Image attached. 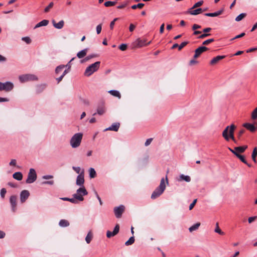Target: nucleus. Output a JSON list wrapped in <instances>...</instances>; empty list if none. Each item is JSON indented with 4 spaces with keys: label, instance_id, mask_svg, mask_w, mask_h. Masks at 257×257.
Returning <instances> with one entry per match:
<instances>
[{
    "label": "nucleus",
    "instance_id": "obj_25",
    "mask_svg": "<svg viewBox=\"0 0 257 257\" xmlns=\"http://www.w3.org/2000/svg\"><path fill=\"white\" fill-rule=\"evenodd\" d=\"M97 57H98V55H97L96 54H92L86 56L84 59L82 60L81 61V63H83L86 62L92 58Z\"/></svg>",
    "mask_w": 257,
    "mask_h": 257
},
{
    "label": "nucleus",
    "instance_id": "obj_31",
    "mask_svg": "<svg viewBox=\"0 0 257 257\" xmlns=\"http://www.w3.org/2000/svg\"><path fill=\"white\" fill-rule=\"evenodd\" d=\"M69 224V221L65 219H61L59 223V225L63 227L68 226Z\"/></svg>",
    "mask_w": 257,
    "mask_h": 257
},
{
    "label": "nucleus",
    "instance_id": "obj_43",
    "mask_svg": "<svg viewBox=\"0 0 257 257\" xmlns=\"http://www.w3.org/2000/svg\"><path fill=\"white\" fill-rule=\"evenodd\" d=\"M116 2H111V1H107L106 2L104 3V6L106 7H111L115 5Z\"/></svg>",
    "mask_w": 257,
    "mask_h": 257
},
{
    "label": "nucleus",
    "instance_id": "obj_47",
    "mask_svg": "<svg viewBox=\"0 0 257 257\" xmlns=\"http://www.w3.org/2000/svg\"><path fill=\"white\" fill-rule=\"evenodd\" d=\"M22 40L25 42L27 44H30L31 42V39L29 37H25L22 38Z\"/></svg>",
    "mask_w": 257,
    "mask_h": 257
},
{
    "label": "nucleus",
    "instance_id": "obj_22",
    "mask_svg": "<svg viewBox=\"0 0 257 257\" xmlns=\"http://www.w3.org/2000/svg\"><path fill=\"white\" fill-rule=\"evenodd\" d=\"M46 88V85L45 84H40L36 86V92L37 94L40 93Z\"/></svg>",
    "mask_w": 257,
    "mask_h": 257
},
{
    "label": "nucleus",
    "instance_id": "obj_14",
    "mask_svg": "<svg viewBox=\"0 0 257 257\" xmlns=\"http://www.w3.org/2000/svg\"><path fill=\"white\" fill-rule=\"evenodd\" d=\"M119 230V224H117L115 225V226L114 228V230L112 232H111L109 230H108L106 232L107 237L110 238L112 236H114V235H116L118 233Z\"/></svg>",
    "mask_w": 257,
    "mask_h": 257
},
{
    "label": "nucleus",
    "instance_id": "obj_37",
    "mask_svg": "<svg viewBox=\"0 0 257 257\" xmlns=\"http://www.w3.org/2000/svg\"><path fill=\"white\" fill-rule=\"evenodd\" d=\"M256 155H257V150H256V148H255L253 149L252 153V155H251L252 159L253 161V162L255 163H256Z\"/></svg>",
    "mask_w": 257,
    "mask_h": 257
},
{
    "label": "nucleus",
    "instance_id": "obj_59",
    "mask_svg": "<svg viewBox=\"0 0 257 257\" xmlns=\"http://www.w3.org/2000/svg\"><path fill=\"white\" fill-rule=\"evenodd\" d=\"M17 164V161L15 159H12L10 163V165L12 166H16Z\"/></svg>",
    "mask_w": 257,
    "mask_h": 257
},
{
    "label": "nucleus",
    "instance_id": "obj_51",
    "mask_svg": "<svg viewBox=\"0 0 257 257\" xmlns=\"http://www.w3.org/2000/svg\"><path fill=\"white\" fill-rule=\"evenodd\" d=\"M73 170L75 171L77 174H80L81 168L79 167H72Z\"/></svg>",
    "mask_w": 257,
    "mask_h": 257
},
{
    "label": "nucleus",
    "instance_id": "obj_5",
    "mask_svg": "<svg viewBox=\"0 0 257 257\" xmlns=\"http://www.w3.org/2000/svg\"><path fill=\"white\" fill-rule=\"evenodd\" d=\"M88 193L84 187H80L77 190L76 193L73 194V197L77 200L82 201L84 200L83 196Z\"/></svg>",
    "mask_w": 257,
    "mask_h": 257
},
{
    "label": "nucleus",
    "instance_id": "obj_60",
    "mask_svg": "<svg viewBox=\"0 0 257 257\" xmlns=\"http://www.w3.org/2000/svg\"><path fill=\"white\" fill-rule=\"evenodd\" d=\"M43 184H49L52 185L54 184V181H44L42 183Z\"/></svg>",
    "mask_w": 257,
    "mask_h": 257
},
{
    "label": "nucleus",
    "instance_id": "obj_11",
    "mask_svg": "<svg viewBox=\"0 0 257 257\" xmlns=\"http://www.w3.org/2000/svg\"><path fill=\"white\" fill-rule=\"evenodd\" d=\"M125 207L123 205H121L118 207L114 208V212L116 218H120L122 214L124 211Z\"/></svg>",
    "mask_w": 257,
    "mask_h": 257
},
{
    "label": "nucleus",
    "instance_id": "obj_20",
    "mask_svg": "<svg viewBox=\"0 0 257 257\" xmlns=\"http://www.w3.org/2000/svg\"><path fill=\"white\" fill-rule=\"evenodd\" d=\"M225 57V56H217L214 58H213L210 61V64L212 65H215L217 64L219 61L224 59Z\"/></svg>",
    "mask_w": 257,
    "mask_h": 257
},
{
    "label": "nucleus",
    "instance_id": "obj_23",
    "mask_svg": "<svg viewBox=\"0 0 257 257\" xmlns=\"http://www.w3.org/2000/svg\"><path fill=\"white\" fill-rule=\"evenodd\" d=\"M223 10H220V11H217L215 13H206L204 15H205V16H207V17H217L218 16L221 15L223 13Z\"/></svg>",
    "mask_w": 257,
    "mask_h": 257
},
{
    "label": "nucleus",
    "instance_id": "obj_8",
    "mask_svg": "<svg viewBox=\"0 0 257 257\" xmlns=\"http://www.w3.org/2000/svg\"><path fill=\"white\" fill-rule=\"evenodd\" d=\"M37 179V174L35 169L31 168L29 170L28 175V178L26 180V183L31 184L34 182Z\"/></svg>",
    "mask_w": 257,
    "mask_h": 257
},
{
    "label": "nucleus",
    "instance_id": "obj_35",
    "mask_svg": "<svg viewBox=\"0 0 257 257\" xmlns=\"http://www.w3.org/2000/svg\"><path fill=\"white\" fill-rule=\"evenodd\" d=\"M135 242L134 236L131 237L129 239L125 242V245L126 246L133 244Z\"/></svg>",
    "mask_w": 257,
    "mask_h": 257
},
{
    "label": "nucleus",
    "instance_id": "obj_2",
    "mask_svg": "<svg viewBox=\"0 0 257 257\" xmlns=\"http://www.w3.org/2000/svg\"><path fill=\"white\" fill-rule=\"evenodd\" d=\"M166 189L165 179L162 178L159 186L156 188L151 195V199H155L161 196Z\"/></svg>",
    "mask_w": 257,
    "mask_h": 257
},
{
    "label": "nucleus",
    "instance_id": "obj_4",
    "mask_svg": "<svg viewBox=\"0 0 257 257\" xmlns=\"http://www.w3.org/2000/svg\"><path fill=\"white\" fill-rule=\"evenodd\" d=\"M100 61H97L94 63L90 65L86 68L84 72V75L86 76H90L94 72L97 71V70L99 69L100 67Z\"/></svg>",
    "mask_w": 257,
    "mask_h": 257
},
{
    "label": "nucleus",
    "instance_id": "obj_46",
    "mask_svg": "<svg viewBox=\"0 0 257 257\" xmlns=\"http://www.w3.org/2000/svg\"><path fill=\"white\" fill-rule=\"evenodd\" d=\"M214 41V39H208L207 40H205L204 41L202 44L204 45H208L209 44L213 42Z\"/></svg>",
    "mask_w": 257,
    "mask_h": 257
},
{
    "label": "nucleus",
    "instance_id": "obj_56",
    "mask_svg": "<svg viewBox=\"0 0 257 257\" xmlns=\"http://www.w3.org/2000/svg\"><path fill=\"white\" fill-rule=\"evenodd\" d=\"M197 200V199H195L193 200V202L189 206V210H191L193 209L195 204L196 203Z\"/></svg>",
    "mask_w": 257,
    "mask_h": 257
},
{
    "label": "nucleus",
    "instance_id": "obj_1",
    "mask_svg": "<svg viewBox=\"0 0 257 257\" xmlns=\"http://www.w3.org/2000/svg\"><path fill=\"white\" fill-rule=\"evenodd\" d=\"M235 127V125L232 124L230 126H227L224 130L222 132V137L226 141H228L229 139H231L234 143H236V140L234 136V132Z\"/></svg>",
    "mask_w": 257,
    "mask_h": 257
},
{
    "label": "nucleus",
    "instance_id": "obj_7",
    "mask_svg": "<svg viewBox=\"0 0 257 257\" xmlns=\"http://www.w3.org/2000/svg\"><path fill=\"white\" fill-rule=\"evenodd\" d=\"M14 87L13 83L11 82L7 81L5 83L0 82V91L10 92L13 89Z\"/></svg>",
    "mask_w": 257,
    "mask_h": 257
},
{
    "label": "nucleus",
    "instance_id": "obj_13",
    "mask_svg": "<svg viewBox=\"0 0 257 257\" xmlns=\"http://www.w3.org/2000/svg\"><path fill=\"white\" fill-rule=\"evenodd\" d=\"M208 50V48L205 46H201L196 49L195 51L194 58L196 59L204 52Z\"/></svg>",
    "mask_w": 257,
    "mask_h": 257
},
{
    "label": "nucleus",
    "instance_id": "obj_49",
    "mask_svg": "<svg viewBox=\"0 0 257 257\" xmlns=\"http://www.w3.org/2000/svg\"><path fill=\"white\" fill-rule=\"evenodd\" d=\"M127 46L126 44H122L119 46V49L121 51H125L126 50Z\"/></svg>",
    "mask_w": 257,
    "mask_h": 257
},
{
    "label": "nucleus",
    "instance_id": "obj_38",
    "mask_svg": "<svg viewBox=\"0 0 257 257\" xmlns=\"http://www.w3.org/2000/svg\"><path fill=\"white\" fill-rule=\"evenodd\" d=\"M92 238V234L91 232H89L86 236L85 240L87 243H89Z\"/></svg>",
    "mask_w": 257,
    "mask_h": 257
},
{
    "label": "nucleus",
    "instance_id": "obj_28",
    "mask_svg": "<svg viewBox=\"0 0 257 257\" xmlns=\"http://www.w3.org/2000/svg\"><path fill=\"white\" fill-rule=\"evenodd\" d=\"M49 21L47 20H44L38 23L35 27V29L42 27L46 26L49 24Z\"/></svg>",
    "mask_w": 257,
    "mask_h": 257
},
{
    "label": "nucleus",
    "instance_id": "obj_9",
    "mask_svg": "<svg viewBox=\"0 0 257 257\" xmlns=\"http://www.w3.org/2000/svg\"><path fill=\"white\" fill-rule=\"evenodd\" d=\"M247 148V146H243L239 147H236L234 149H232L230 148H228V150L235 155V153L239 154L243 153L246 149Z\"/></svg>",
    "mask_w": 257,
    "mask_h": 257
},
{
    "label": "nucleus",
    "instance_id": "obj_16",
    "mask_svg": "<svg viewBox=\"0 0 257 257\" xmlns=\"http://www.w3.org/2000/svg\"><path fill=\"white\" fill-rule=\"evenodd\" d=\"M17 198L16 196L13 195L11 196L10 199V201L12 206V210L13 212H15L17 206Z\"/></svg>",
    "mask_w": 257,
    "mask_h": 257
},
{
    "label": "nucleus",
    "instance_id": "obj_3",
    "mask_svg": "<svg viewBox=\"0 0 257 257\" xmlns=\"http://www.w3.org/2000/svg\"><path fill=\"white\" fill-rule=\"evenodd\" d=\"M83 135L82 133L75 134L71 139L70 143L73 148L78 147L81 144Z\"/></svg>",
    "mask_w": 257,
    "mask_h": 257
},
{
    "label": "nucleus",
    "instance_id": "obj_52",
    "mask_svg": "<svg viewBox=\"0 0 257 257\" xmlns=\"http://www.w3.org/2000/svg\"><path fill=\"white\" fill-rule=\"evenodd\" d=\"M188 43V42H182L180 45H179V50L180 51L183 48L186 46Z\"/></svg>",
    "mask_w": 257,
    "mask_h": 257
},
{
    "label": "nucleus",
    "instance_id": "obj_30",
    "mask_svg": "<svg viewBox=\"0 0 257 257\" xmlns=\"http://www.w3.org/2000/svg\"><path fill=\"white\" fill-rule=\"evenodd\" d=\"M13 177L14 179H15L18 181H20V180H22V179H23V175H22V173L19 172L15 173L13 175Z\"/></svg>",
    "mask_w": 257,
    "mask_h": 257
},
{
    "label": "nucleus",
    "instance_id": "obj_17",
    "mask_svg": "<svg viewBox=\"0 0 257 257\" xmlns=\"http://www.w3.org/2000/svg\"><path fill=\"white\" fill-rule=\"evenodd\" d=\"M119 126H120V123L119 122H115V123H113L109 127L105 129L104 131H112L117 132L118 130Z\"/></svg>",
    "mask_w": 257,
    "mask_h": 257
},
{
    "label": "nucleus",
    "instance_id": "obj_24",
    "mask_svg": "<svg viewBox=\"0 0 257 257\" xmlns=\"http://www.w3.org/2000/svg\"><path fill=\"white\" fill-rule=\"evenodd\" d=\"M87 51H88V49L86 48V49H84L81 50V51L78 52L77 54V57L80 59L86 56V55L87 53Z\"/></svg>",
    "mask_w": 257,
    "mask_h": 257
},
{
    "label": "nucleus",
    "instance_id": "obj_55",
    "mask_svg": "<svg viewBox=\"0 0 257 257\" xmlns=\"http://www.w3.org/2000/svg\"><path fill=\"white\" fill-rule=\"evenodd\" d=\"M198 62L197 60H195V59L194 58V59H192L190 61L189 65L190 66H193V65L198 64Z\"/></svg>",
    "mask_w": 257,
    "mask_h": 257
},
{
    "label": "nucleus",
    "instance_id": "obj_21",
    "mask_svg": "<svg viewBox=\"0 0 257 257\" xmlns=\"http://www.w3.org/2000/svg\"><path fill=\"white\" fill-rule=\"evenodd\" d=\"M243 126L251 132H254L256 130L254 125L249 123H245L243 124Z\"/></svg>",
    "mask_w": 257,
    "mask_h": 257
},
{
    "label": "nucleus",
    "instance_id": "obj_42",
    "mask_svg": "<svg viewBox=\"0 0 257 257\" xmlns=\"http://www.w3.org/2000/svg\"><path fill=\"white\" fill-rule=\"evenodd\" d=\"M203 4V1H199L196 4H194V5L191 8V10H193L196 8H198L200 6H201Z\"/></svg>",
    "mask_w": 257,
    "mask_h": 257
},
{
    "label": "nucleus",
    "instance_id": "obj_64",
    "mask_svg": "<svg viewBox=\"0 0 257 257\" xmlns=\"http://www.w3.org/2000/svg\"><path fill=\"white\" fill-rule=\"evenodd\" d=\"M136 28V26L133 24H131L130 26V28H129V30L130 32H133L135 29Z\"/></svg>",
    "mask_w": 257,
    "mask_h": 257
},
{
    "label": "nucleus",
    "instance_id": "obj_41",
    "mask_svg": "<svg viewBox=\"0 0 257 257\" xmlns=\"http://www.w3.org/2000/svg\"><path fill=\"white\" fill-rule=\"evenodd\" d=\"M144 4L143 3H139L138 5H135L132 6V9L135 10L137 8L142 9L144 6Z\"/></svg>",
    "mask_w": 257,
    "mask_h": 257
},
{
    "label": "nucleus",
    "instance_id": "obj_6",
    "mask_svg": "<svg viewBox=\"0 0 257 257\" xmlns=\"http://www.w3.org/2000/svg\"><path fill=\"white\" fill-rule=\"evenodd\" d=\"M19 80L22 83L29 81H36L38 80V77L33 74H27L19 76Z\"/></svg>",
    "mask_w": 257,
    "mask_h": 257
},
{
    "label": "nucleus",
    "instance_id": "obj_36",
    "mask_svg": "<svg viewBox=\"0 0 257 257\" xmlns=\"http://www.w3.org/2000/svg\"><path fill=\"white\" fill-rule=\"evenodd\" d=\"M246 16V14L245 13H241L236 18L235 21L237 22H239L242 20L243 18H244Z\"/></svg>",
    "mask_w": 257,
    "mask_h": 257
},
{
    "label": "nucleus",
    "instance_id": "obj_32",
    "mask_svg": "<svg viewBox=\"0 0 257 257\" xmlns=\"http://www.w3.org/2000/svg\"><path fill=\"white\" fill-rule=\"evenodd\" d=\"M200 225V223H199V222L196 223V224H195L193 225H192V226H191L189 228V230L190 231V232H192L193 231H195L199 228Z\"/></svg>",
    "mask_w": 257,
    "mask_h": 257
},
{
    "label": "nucleus",
    "instance_id": "obj_58",
    "mask_svg": "<svg viewBox=\"0 0 257 257\" xmlns=\"http://www.w3.org/2000/svg\"><path fill=\"white\" fill-rule=\"evenodd\" d=\"M152 141H153L152 138H150V139H147L145 142V145L146 146H148L151 143Z\"/></svg>",
    "mask_w": 257,
    "mask_h": 257
},
{
    "label": "nucleus",
    "instance_id": "obj_29",
    "mask_svg": "<svg viewBox=\"0 0 257 257\" xmlns=\"http://www.w3.org/2000/svg\"><path fill=\"white\" fill-rule=\"evenodd\" d=\"M108 93L112 96L117 97L118 99L121 98V94L117 90H111L109 91Z\"/></svg>",
    "mask_w": 257,
    "mask_h": 257
},
{
    "label": "nucleus",
    "instance_id": "obj_34",
    "mask_svg": "<svg viewBox=\"0 0 257 257\" xmlns=\"http://www.w3.org/2000/svg\"><path fill=\"white\" fill-rule=\"evenodd\" d=\"M235 155L242 162L245 164H247L246 161L245 159V158L243 156L241 155L240 154H236L235 153Z\"/></svg>",
    "mask_w": 257,
    "mask_h": 257
},
{
    "label": "nucleus",
    "instance_id": "obj_19",
    "mask_svg": "<svg viewBox=\"0 0 257 257\" xmlns=\"http://www.w3.org/2000/svg\"><path fill=\"white\" fill-rule=\"evenodd\" d=\"M53 26L58 29H62L64 25V22L63 20L60 21L59 23H56V21L53 20L52 21Z\"/></svg>",
    "mask_w": 257,
    "mask_h": 257
},
{
    "label": "nucleus",
    "instance_id": "obj_50",
    "mask_svg": "<svg viewBox=\"0 0 257 257\" xmlns=\"http://www.w3.org/2000/svg\"><path fill=\"white\" fill-rule=\"evenodd\" d=\"M96 32L97 34H99L101 33L102 29V24H100L96 26Z\"/></svg>",
    "mask_w": 257,
    "mask_h": 257
},
{
    "label": "nucleus",
    "instance_id": "obj_63",
    "mask_svg": "<svg viewBox=\"0 0 257 257\" xmlns=\"http://www.w3.org/2000/svg\"><path fill=\"white\" fill-rule=\"evenodd\" d=\"M212 29L211 28H206L203 30V32L204 33H208V32L211 31Z\"/></svg>",
    "mask_w": 257,
    "mask_h": 257
},
{
    "label": "nucleus",
    "instance_id": "obj_39",
    "mask_svg": "<svg viewBox=\"0 0 257 257\" xmlns=\"http://www.w3.org/2000/svg\"><path fill=\"white\" fill-rule=\"evenodd\" d=\"M215 232L218 233L220 235H224V232H223L220 228L218 225V223H216V228L215 229Z\"/></svg>",
    "mask_w": 257,
    "mask_h": 257
},
{
    "label": "nucleus",
    "instance_id": "obj_15",
    "mask_svg": "<svg viewBox=\"0 0 257 257\" xmlns=\"http://www.w3.org/2000/svg\"><path fill=\"white\" fill-rule=\"evenodd\" d=\"M30 196V193L28 190H23L20 194L21 202L23 203L26 201Z\"/></svg>",
    "mask_w": 257,
    "mask_h": 257
},
{
    "label": "nucleus",
    "instance_id": "obj_40",
    "mask_svg": "<svg viewBox=\"0 0 257 257\" xmlns=\"http://www.w3.org/2000/svg\"><path fill=\"white\" fill-rule=\"evenodd\" d=\"M65 67V66L64 65H61L57 66L55 69V73L56 74L59 73Z\"/></svg>",
    "mask_w": 257,
    "mask_h": 257
},
{
    "label": "nucleus",
    "instance_id": "obj_62",
    "mask_svg": "<svg viewBox=\"0 0 257 257\" xmlns=\"http://www.w3.org/2000/svg\"><path fill=\"white\" fill-rule=\"evenodd\" d=\"M200 28H201V26L198 25L197 24H194L192 26V29L193 30H195L196 29H200Z\"/></svg>",
    "mask_w": 257,
    "mask_h": 257
},
{
    "label": "nucleus",
    "instance_id": "obj_27",
    "mask_svg": "<svg viewBox=\"0 0 257 257\" xmlns=\"http://www.w3.org/2000/svg\"><path fill=\"white\" fill-rule=\"evenodd\" d=\"M179 181H185L187 182H189L191 181V178L189 176H185L184 175H181L179 178L178 179Z\"/></svg>",
    "mask_w": 257,
    "mask_h": 257
},
{
    "label": "nucleus",
    "instance_id": "obj_54",
    "mask_svg": "<svg viewBox=\"0 0 257 257\" xmlns=\"http://www.w3.org/2000/svg\"><path fill=\"white\" fill-rule=\"evenodd\" d=\"M210 35L211 34H209V33H204V34L201 35L200 36H199L198 37V38L202 39H204V38L210 36Z\"/></svg>",
    "mask_w": 257,
    "mask_h": 257
},
{
    "label": "nucleus",
    "instance_id": "obj_45",
    "mask_svg": "<svg viewBox=\"0 0 257 257\" xmlns=\"http://www.w3.org/2000/svg\"><path fill=\"white\" fill-rule=\"evenodd\" d=\"M54 3L51 2L49 4V5L45 9L44 12L45 13H48L50 10L53 7Z\"/></svg>",
    "mask_w": 257,
    "mask_h": 257
},
{
    "label": "nucleus",
    "instance_id": "obj_61",
    "mask_svg": "<svg viewBox=\"0 0 257 257\" xmlns=\"http://www.w3.org/2000/svg\"><path fill=\"white\" fill-rule=\"evenodd\" d=\"M244 132H245V130L244 129H242L239 132V133L238 134V137L239 139H240L241 136L244 133Z\"/></svg>",
    "mask_w": 257,
    "mask_h": 257
},
{
    "label": "nucleus",
    "instance_id": "obj_53",
    "mask_svg": "<svg viewBox=\"0 0 257 257\" xmlns=\"http://www.w3.org/2000/svg\"><path fill=\"white\" fill-rule=\"evenodd\" d=\"M7 192L6 189L5 188H2L1 190V197L4 198L5 197V194Z\"/></svg>",
    "mask_w": 257,
    "mask_h": 257
},
{
    "label": "nucleus",
    "instance_id": "obj_12",
    "mask_svg": "<svg viewBox=\"0 0 257 257\" xmlns=\"http://www.w3.org/2000/svg\"><path fill=\"white\" fill-rule=\"evenodd\" d=\"M84 171L83 169L81 172V173L77 176L76 179V184L80 186H83L84 183Z\"/></svg>",
    "mask_w": 257,
    "mask_h": 257
},
{
    "label": "nucleus",
    "instance_id": "obj_48",
    "mask_svg": "<svg viewBox=\"0 0 257 257\" xmlns=\"http://www.w3.org/2000/svg\"><path fill=\"white\" fill-rule=\"evenodd\" d=\"M118 20V18H115L112 22H110V29L111 30H113V29L114 26V24H115V22L116 21H117Z\"/></svg>",
    "mask_w": 257,
    "mask_h": 257
},
{
    "label": "nucleus",
    "instance_id": "obj_44",
    "mask_svg": "<svg viewBox=\"0 0 257 257\" xmlns=\"http://www.w3.org/2000/svg\"><path fill=\"white\" fill-rule=\"evenodd\" d=\"M251 118L253 120L257 119V107L252 111L251 113Z\"/></svg>",
    "mask_w": 257,
    "mask_h": 257
},
{
    "label": "nucleus",
    "instance_id": "obj_33",
    "mask_svg": "<svg viewBox=\"0 0 257 257\" xmlns=\"http://www.w3.org/2000/svg\"><path fill=\"white\" fill-rule=\"evenodd\" d=\"M89 176L91 178H94L96 177V173L95 170L93 168H90L89 170Z\"/></svg>",
    "mask_w": 257,
    "mask_h": 257
},
{
    "label": "nucleus",
    "instance_id": "obj_10",
    "mask_svg": "<svg viewBox=\"0 0 257 257\" xmlns=\"http://www.w3.org/2000/svg\"><path fill=\"white\" fill-rule=\"evenodd\" d=\"M106 112L105 103L103 101L99 102L97 107V113L100 115H103Z\"/></svg>",
    "mask_w": 257,
    "mask_h": 257
},
{
    "label": "nucleus",
    "instance_id": "obj_26",
    "mask_svg": "<svg viewBox=\"0 0 257 257\" xmlns=\"http://www.w3.org/2000/svg\"><path fill=\"white\" fill-rule=\"evenodd\" d=\"M202 12L203 10L201 8H198L195 10H191L190 9L188 13L192 15H197L198 14L201 13Z\"/></svg>",
    "mask_w": 257,
    "mask_h": 257
},
{
    "label": "nucleus",
    "instance_id": "obj_57",
    "mask_svg": "<svg viewBox=\"0 0 257 257\" xmlns=\"http://www.w3.org/2000/svg\"><path fill=\"white\" fill-rule=\"evenodd\" d=\"M245 33H241L240 34L238 35H237L234 38H232L231 40H233L234 39H238V38H242V37H243L244 35H245Z\"/></svg>",
    "mask_w": 257,
    "mask_h": 257
},
{
    "label": "nucleus",
    "instance_id": "obj_18",
    "mask_svg": "<svg viewBox=\"0 0 257 257\" xmlns=\"http://www.w3.org/2000/svg\"><path fill=\"white\" fill-rule=\"evenodd\" d=\"M150 43L151 41L146 44V40H143L140 39H138L135 42L136 46L137 47H142L144 46L148 45Z\"/></svg>",
    "mask_w": 257,
    "mask_h": 257
}]
</instances>
